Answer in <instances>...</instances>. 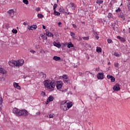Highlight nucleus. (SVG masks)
Here are the masks:
<instances>
[{
  "label": "nucleus",
  "instance_id": "1",
  "mask_svg": "<svg viewBox=\"0 0 130 130\" xmlns=\"http://www.w3.org/2000/svg\"><path fill=\"white\" fill-rule=\"evenodd\" d=\"M13 112L17 116H27L29 114V113L26 110H20L17 108L13 109Z\"/></svg>",
  "mask_w": 130,
  "mask_h": 130
},
{
  "label": "nucleus",
  "instance_id": "2",
  "mask_svg": "<svg viewBox=\"0 0 130 130\" xmlns=\"http://www.w3.org/2000/svg\"><path fill=\"white\" fill-rule=\"evenodd\" d=\"M67 103V101L63 102V103H62L61 104L60 108L62 109V110H64V111H67V110H69L68 109V107H67V105L66 104Z\"/></svg>",
  "mask_w": 130,
  "mask_h": 130
},
{
  "label": "nucleus",
  "instance_id": "3",
  "mask_svg": "<svg viewBox=\"0 0 130 130\" xmlns=\"http://www.w3.org/2000/svg\"><path fill=\"white\" fill-rule=\"evenodd\" d=\"M111 26L114 31H115V28H116L117 30H118V22L117 20H115L114 23H112Z\"/></svg>",
  "mask_w": 130,
  "mask_h": 130
},
{
  "label": "nucleus",
  "instance_id": "4",
  "mask_svg": "<svg viewBox=\"0 0 130 130\" xmlns=\"http://www.w3.org/2000/svg\"><path fill=\"white\" fill-rule=\"evenodd\" d=\"M9 64L10 67H18V64L17 62V61L15 60H11L9 62Z\"/></svg>",
  "mask_w": 130,
  "mask_h": 130
},
{
  "label": "nucleus",
  "instance_id": "5",
  "mask_svg": "<svg viewBox=\"0 0 130 130\" xmlns=\"http://www.w3.org/2000/svg\"><path fill=\"white\" fill-rule=\"evenodd\" d=\"M56 83H57L56 88L57 90H60V89L62 88V81H56Z\"/></svg>",
  "mask_w": 130,
  "mask_h": 130
},
{
  "label": "nucleus",
  "instance_id": "6",
  "mask_svg": "<svg viewBox=\"0 0 130 130\" xmlns=\"http://www.w3.org/2000/svg\"><path fill=\"white\" fill-rule=\"evenodd\" d=\"M44 84L45 85L46 88H47L48 89H51V87H50V82H49L48 80L44 81Z\"/></svg>",
  "mask_w": 130,
  "mask_h": 130
},
{
  "label": "nucleus",
  "instance_id": "7",
  "mask_svg": "<svg viewBox=\"0 0 130 130\" xmlns=\"http://www.w3.org/2000/svg\"><path fill=\"white\" fill-rule=\"evenodd\" d=\"M96 77L99 80H103V79H104V73H98L96 75Z\"/></svg>",
  "mask_w": 130,
  "mask_h": 130
},
{
  "label": "nucleus",
  "instance_id": "8",
  "mask_svg": "<svg viewBox=\"0 0 130 130\" xmlns=\"http://www.w3.org/2000/svg\"><path fill=\"white\" fill-rule=\"evenodd\" d=\"M8 14H9V16H10V17H11V18H14V14H15V11H14V10L13 9H11L10 10H9L7 12Z\"/></svg>",
  "mask_w": 130,
  "mask_h": 130
},
{
  "label": "nucleus",
  "instance_id": "9",
  "mask_svg": "<svg viewBox=\"0 0 130 130\" xmlns=\"http://www.w3.org/2000/svg\"><path fill=\"white\" fill-rule=\"evenodd\" d=\"M113 89L114 91H119V90H120V87L119 86V84L116 83L115 85L113 86Z\"/></svg>",
  "mask_w": 130,
  "mask_h": 130
},
{
  "label": "nucleus",
  "instance_id": "10",
  "mask_svg": "<svg viewBox=\"0 0 130 130\" xmlns=\"http://www.w3.org/2000/svg\"><path fill=\"white\" fill-rule=\"evenodd\" d=\"M16 62L18 63V67H20L23 66L24 64V60L23 59H19L17 61H16Z\"/></svg>",
  "mask_w": 130,
  "mask_h": 130
},
{
  "label": "nucleus",
  "instance_id": "11",
  "mask_svg": "<svg viewBox=\"0 0 130 130\" xmlns=\"http://www.w3.org/2000/svg\"><path fill=\"white\" fill-rule=\"evenodd\" d=\"M56 82L54 80H52L50 83V87L51 88H54L55 87V84H56Z\"/></svg>",
  "mask_w": 130,
  "mask_h": 130
},
{
  "label": "nucleus",
  "instance_id": "12",
  "mask_svg": "<svg viewBox=\"0 0 130 130\" xmlns=\"http://www.w3.org/2000/svg\"><path fill=\"white\" fill-rule=\"evenodd\" d=\"M28 30H36V29H37V26L36 25H32L30 26H29V27H28Z\"/></svg>",
  "mask_w": 130,
  "mask_h": 130
},
{
  "label": "nucleus",
  "instance_id": "13",
  "mask_svg": "<svg viewBox=\"0 0 130 130\" xmlns=\"http://www.w3.org/2000/svg\"><path fill=\"white\" fill-rule=\"evenodd\" d=\"M66 106L67 107L68 109H70V108H71V107H72V106H73V103H72V102L68 103L66 104Z\"/></svg>",
  "mask_w": 130,
  "mask_h": 130
},
{
  "label": "nucleus",
  "instance_id": "14",
  "mask_svg": "<svg viewBox=\"0 0 130 130\" xmlns=\"http://www.w3.org/2000/svg\"><path fill=\"white\" fill-rule=\"evenodd\" d=\"M53 59H54V60H56V61H57L58 60H60L61 58H60V57H58V56H54L53 57Z\"/></svg>",
  "mask_w": 130,
  "mask_h": 130
},
{
  "label": "nucleus",
  "instance_id": "15",
  "mask_svg": "<svg viewBox=\"0 0 130 130\" xmlns=\"http://www.w3.org/2000/svg\"><path fill=\"white\" fill-rule=\"evenodd\" d=\"M0 73L5 75V74H7V72L4 69L0 68Z\"/></svg>",
  "mask_w": 130,
  "mask_h": 130
},
{
  "label": "nucleus",
  "instance_id": "16",
  "mask_svg": "<svg viewBox=\"0 0 130 130\" xmlns=\"http://www.w3.org/2000/svg\"><path fill=\"white\" fill-rule=\"evenodd\" d=\"M69 6L70 8L72 9V10H75V4H74V3H71L69 4Z\"/></svg>",
  "mask_w": 130,
  "mask_h": 130
},
{
  "label": "nucleus",
  "instance_id": "17",
  "mask_svg": "<svg viewBox=\"0 0 130 130\" xmlns=\"http://www.w3.org/2000/svg\"><path fill=\"white\" fill-rule=\"evenodd\" d=\"M48 101L51 102V101H53L54 98L52 96V95H50L48 99Z\"/></svg>",
  "mask_w": 130,
  "mask_h": 130
},
{
  "label": "nucleus",
  "instance_id": "18",
  "mask_svg": "<svg viewBox=\"0 0 130 130\" xmlns=\"http://www.w3.org/2000/svg\"><path fill=\"white\" fill-rule=\"evenodd\" d=\"M40 75L43 76V79H46V74L43 72H41Z\"/></svg>",
  "mask_w": 130,
  "mask_h": 130
},
{
  "label": "nucleus",
  "instance_id": "19",
  "mask_svg": "<svg viewBox=\"0 0 130 130\" xmlns=\"http://www.w3.org/2000/svg\"><path fill=\"white\" fill-rule=\"evenodd\" d=\"M119 17L120 18H121L122 19H123V21H124L125 20V17H124V16H123V13H121L120 14V15L119 16Z\"/></svg>",
  "mask_w": 130,
  "mask_h": 130
},
{
  "label": "nucleus",
  "instance_id": "20",
  "mask_svg": "<svg viewBox=\"0 0 130 130\" xmlns=\"http://www.w3.org/2000/svg\"><path fill=\"white\" fill-rule=\"evenodd\" d=\"M68 48H71V47H74V44L72 43V42H69L68 44Z\"/></svg>",
  "mask_w": 130,
  "mask_h": 130
},
{
  "label": "nucleus",
  "instance_id": "21",
  "mask_svg": "<svg viewBox=\"0 0 130 130\" xmlns=\"http://www.w3.org/2000/svg\"><path fill=\"white\" fill-rule=\"evenodd\" d=\"M54 15H55V16H59L60 15V13L57 12L56 10H54Z\"/></svg>",
  "mask_w": 130,
  "mask_h": 130
},
{
  "label": "nucleus",
  "instance_id": "22",
  "mask_svg": "<svg viewBox=\"0 0 130 130\" xmlns=\"http://www.w3.org/2000/svg\"><path fill=\"white\" fill-rule=\"evenodd\" d=\"M102 51V49L101 47H96V52H101Z\"/></svg>",
  "mask_w": 130,
  "mask_h": 130
},
{
  "label": "nucleus",
  "instance_id": "23",
  "mask_svg": "<svg viewBox=\"0 0 130 130\" xmlns=\"http://www.w3.org/2000/svg\"><path fill=\"white\" fill-rule=\"evenodd\" d=\"M93 37H95L96 39H99V36H98L97 32H94L93 34Z\"/></svg>",
  "mask_w": 130,
  "mask_h": 130
},
{
  "label": "nucleus",
  "instance_id": "24",
  "mask_svg": "<svg viewBox=\"0 0 130 130\" xmlns=\"http://www.w3.org/2000/svg\"><path fill=\"white\" fill-rule=\"evenodd\" d=\"M47 36H48L49 37H53V34H51V32H47Z\"/></svg>",
  "mask_w": 130,
  "mask_h": 130
},
{
  "label": "nucleus",
  "instance_id": "25",
  "mask_svg": "<svg viewBox=\"0 0 130 130\" xmlns=\"http://www.w3.org/2000/svg\"><path fill=\"white\" fill-rule=\"evenodd\" d=\"M96 4H98L100 6V5H101V4H103V1L98 0L96 1Z\"/></svg>",
  "mask_w": 130,
  "mask_h": 130
},
{
  "label": "nucleus",
  "instance_id": "26",
  "mask_svg": "<svg viewBox=\"0 0 130 130\" xmlns=\"http://www.w3.org/2000/svg\"><path fill=\"white\" fill-rule=\"evenodd\" d=\"M113 15L112 14V13H109L108 15V17L109 19H111V18H113Z\"/></svg>",
  "mask_w": 130,
  "mask_h": 130
},
{
  "label": "nucleus",
  "instance_id": "27",
  "mask_svg": "<svg viewBox=\"0 0 130 130\" xmlns=\"http://www.w3.org/2000/svg\"><path fill=\"white\" fill-rule=\"evenodd\" d=\"M64 83H67V84H69L70 83V80L69 78H67L66 79H63Z\"/></svg>",
  "mask_w": 130,
  "mask_h": 130
},
{
  "label": "nucleus",
  "instance_id": "28",
  "mask_svg": "<svg viewBox=\"0 0 130 130\" xmlns=\"http://www.w3.org/2000/svg\"><path fill=\"white\" fill-rule=\"evenodd\" d=\"M53 44L54 46H56V47H58V48L60 47V44H58L56 43V42H54Z\"/></svg>",
  "mask_w": 130,
  "mask_h": 130
},
{
  "label": "nucleus",
  "instance_id": "29",
  "mask_svg": "<svg viewBox=\"0 0 130 130\" xmlns=\"http://www.w3.org/2000/svg\"><path fill=\"white\" fill-rule=\"evenodd\" d=\"M70 35L72 37H73V38H75V37L76 36V35L75 34V33L74 32H71Z\"/></svg>",
  "mask_w": 130,
  "mask_h": 130
},
{
  "label": "nucleus",
  "instance_id": "30",
  "mask_svg": "<svg viewBox=\"0 0 130 130\" xmlns=\"http://www.w3.org/2000/svg\"><path fill=\"white\" fill-rule=\"evenodd\" d=\"M38 18H39L40 19H42V18H43L44 16L43 15L41 14H38Z\"/></svg>",
  "mask_w": 130,
  "mask_h": 130
},
{
  "label": "nucleus",
  "instance_id": "31",
  "mask_svg": "<svg viewBox=\"0 0 130 130\" xmlns=\"http://www.w3.org/2000/svg\"><path fill=\"white\" fill-rule=\"evenodd\" d=\"M12 33H13V34H17V33H18V30L16 29H13L12 30Z\"/></svg>",
  "mask_w": 130,
  "mask_h": 130
},
{
  "label": "nucleus",
  "instance_id": "32",
  "mask_svg": "<svg viewBox=\"0 0 130 130\" xmlns=\"http://www.w3.org/2000/svg\"><path fill=\"white\" fill-rule=\"evenodd\" d=\"M59 12H60V13H66L65 11H64V9H62V8H60L59 9Z\"/></svg>",
  "mask_w": 130,
  "mask_h": 130
},
{
  "label": "nucleus",
  "instance_id": "33",
  "mask_svg": "<svg viewBox=\"0 0 130 130\" xmlns=\"http://www.w3.org/2000/svg\"><path fill=\"white\" fill-rule=\"evenodd\" d=\"M13 85H14V87L15 88H16L17 86H19V83H16V82H14L13 83Z\"/></svg>",
  "mask_w": 130,
  "mask_h": 130
},
{
  "label": "nucleus",
  "instance_id": "34",
  "mask_svg": "<svg viewBox=\"0 0 130 130\" xmlns=\"http://www.w3.org/2000/svg\"><path fill=\"white\" fill-rule=\"evenodd\" d=\"M116 13H120L121 12V9L120 8H118V9L116 10Z\"/></svg>",
  "mask_w": 130,
  "mask_h": 130
},
{
  "label": "nucleus",
  "instance_id": "35",
  "mask_svg": "<svg viewBox=\"0 0 130 130\" xmlns=\"http://www.w3.org/2000/svg\"><path fill=\"white\" fill-rule=\"evenodd\" d=\"M23 3H24L25 5H28L29 2L28 1V0H23Z\"/></svg>",
  "mask_w": 130,
  "mask_h": 130
},
{
  "label": "nucleus",
  "instance_id": "36",
  "mask_svg": "<svg viewBox=\"0 0 130 130\" xmlns=\"http://www.w3.org/2000/svg\"><path fill=\"white\" fill-rule=\"evenodd\" d=\"M108 43H113V42L112 41V40L110 39H108L107 40Z\"/></svg>",
  "mask_w": 130,
  "mask_h": 130
},
{
  "label": "nucleus",
  "instance_id": "37",
  "mask_svg": "<svg viewBox=\"0 0 130 130\" xmlns=\"http://www.w3.org/2000/svg\"><path fill=\"white\" fill-rule=\"evenodd\" d=\"M111 82H115V78H114V77L112 76V78H111Z\"/></svg>",
  "mask_w": 130,
  "mask_h": 130
},
{
  "label": "nucleus",
  "instance_id": "38",
  "mask_svg": "<svg viewBox=\"0 0 130 130\" xmlns=\"http://www.w3.org/2000/svg\"><path fill=\"white\" fill-rule=\"evenodd\" d=\"M82 39H83V40H88V39H89V37H82Z\"/></svg>",
  "mask_w": 130,
  "mask_h": 130
},
{
  "label": "nucleus",
  "instance_id": "39",
  "mask_svg": "<svg viewBox=\"0 0 130 130\" xmlns=\"http://www.w3.org/2000/svg\"><path fill=\"white\" fill-rule=\"evenodd\" d=\"M57 7V4H54L53 6V10L54 11H56V9Z\"/></svg>",
  "mask_w": 130,
  "mask_h": 130
},
{
  "label": "nucleus",
  "instance_id": "40",
  "mask_svg": "<svg viewBox=\"0 0 130 130\" xmlns=\"http://www.w3.org/2000/svg\"><path fill=\"white\" fill-rule=\"evenodd\" d=\"M54 114H51L49 115V117L50 118H52V117H54Z\"/></svg>",
  "mask_w": 130,
  "mask_h": 130
},
{
  "label": "nucleus",
  "instance_id": "41",
  "mask_svg": "<svg viewBox=\"0 0 130 130\" xmlns=\"http://www.w3.org/2000/svg\"><path fill=\"white\" fill-rule=\"evenodd\" d=\"M63 80H66V79H69V78H68V75H63Z\"/></svg>",
  "mask_w": 130,
  "mask_h": 130
},
{
  "label": "nucleus",
  "instance_id": "42",
  "mask_svg": "<svg viewBox=\"0 0 130 130\" xmlns=\"http://www.w3.org/2000/svg\"><path fill=\"white\" fill-rule=\"evenodd\" d=\"M2 104H3V98L0 95V105H2Z\"/></svg>",
  "mask_w": 130,
  "mask_h": 130
},
{
  "label": "nucleus",
  "instance_id": "43",
  "mask_svg": "<svg viewBox=\"0 0 130 130\" xmlns=\"http://www.w3.org/2000/svg\"><path fill=\"white\" fill-rule=\"evenodd\" d=\"M112 75H107V79H111L112 78Z\"/></svg>",
  "mask_w": 130,
  "mask_h": 130
},
{
  "label": "nucleus",
  "instance_id": "44",
  "mask_svg": "<svg viewBox=\"0 0 130 130\" xmlns=\"http://www.w3.org/2000/svg\"><path fill=\"white\" fill-rule=\"evenodd\" d=\"M120 40L122 42H125V39H124V38H121V40Z\"/></svg>",
  "mask_w": 130,
  "mask_h": 130
},
{
  "label": "nucleus",
  "instance_id": "45",
  "mask_svg": "<svg viewBox=\"0 0 130 130\" xmlns=\"http://www.w3.org/2000/svg\"><path fill=\"white\" fill-rule=\"evenodd\" d=\"M0 81H1V82H4V81H5V78L0 77Z\"/></svg>",
  "mask_w": 130,
  "mask_h": 130
},
{
  "label": "nucleus",
  "instance_id": "46",
  "mask_svg": "<svg viewBox=\"0 0 130 130\" xmlns=\"http://www.w3.org/2000/svg\"><path fill=\"white\" fill-rule=\"evenodd\" d=\"M36 11L37 12H39V11H40V7H37L36 8Z\"/></svg>",
  "mask_w": 130,
  "mask_h": 130
},
{
  "label": "nucleus",
  "instance_id": "47",
  "mask_svg": "<svg viewBox=\"0 0 130 130\" xmlns=\"http://www.w3.org/2000/svg\"><path fill=\"white\" fill-rule=\"evenodd\" d=\"M114 67H115V68H117V67H118V63H115Z\"/></svg>",
  "mask_w": 130,
  "mask_h": 130
},
{
  "label": "nucleus",
  "instance_id": "48",
  "mask_svg": "<svg viewBox=\"0 0 130 130\" xmlns=\"http://www.w3.org/2000/svg\"><path fill=\"white\" fill-rule=\"evenodd\" d=\"M16 89H18V90H21V86H18L17 87H15Z\"/></svg>",
  "mask_w": 130,
  "mask_h": 130
},
{
  "label": "nucleus",
  "instance_id": "49",
  "mask_svg": "<svg viewBox=\"0 0 130 130\" xmlns=\"http://www.w3.org/2000/svg\"><path fill=\"white\" fill-rule=\"evenodd\" d=\"M79 74L81 76V77H83L84 76V74L79 72Z\"/></svg>",
  "mask_w": 130,
  "mask_h": 130
},
{
  "label": "nucleus",
  "instance_id": "50",
  "mask_svg": "<svg viewBox=\"0 0 130 130\" xmlns=\"http://www.w3.org/2000/svg\"><path fill=\"white\" fill-rule=\"evenodd\" d=\"M41 37H42V38L43 39H44V40H45V36H44V35H42L41 36Z\"/></svg>",
  "mask_w": 130,
  "mask_h": 130
},
{
  "label": "nucleus",
  "instance_id": "51",
  "mask_svg": "<svg viewBox=\"0 0 130 130\" xmlns=\"http://www.w3.org/2000/svg\"><path fill=\"white\" fill-rule=\"evenodd\" d=\"M30 52H31V53H33V54H34V53H35V52H36L35 51H34V50H30Z\"/></svg>",
  "mask_w": 130,
  "mask_h": 130
},
{
  "label": "nucleus",
  "instance_id": "52",
  "mask_svg": "<svg viewBox=\"0 0 130 130\" xmlns=\"http://www.w3.org/2000/svg\"><path fill=\"white\" fill-rule=\"evenodd\" d=\"M117 39H119V40H120L122 38H121V37H120V36H117Z\"/></svg>",
  "mask_w": 130,
  "mask_h": 130
},
{
  "label": "nucleus",
  "instance_id": "53",
  "mask_svg": "<svg viewBox=\"0 0 130 130\" xmlns=\"http://www.w3.org/2000/svg\"><path fill=\"white\" fill-rule=\"evenodd\" d=\"M73 28H77V25L76 24H72Z\"/></svg>",
  "mask_w": 130,
  "mask_h": 130
},
{
  "label": "nucleus",
  "instance_id": "54",
  "mask_svg": "<svg viewBox=\"0 0 130 130\" xmlns=\"http://www.w3.org/2000/svg\"><path fill=\"white\" fill-rule=\"evenodd\" d=\"M42 94H43V95L44 96H46V94L45 93V92H44V91H42Z\"/></svg>",
  "mask_w": 130,
  "mask_h": 130
},
{
  "label": "nucleus",
  "instance_id": "55",
  "mask_svg": "<svg viewBox=\"0 0 130 130\" xmlns=\"http://www.w3.org/2000/svg\"><path fill=\"white\" fill-rule=\"evenodd\" d=\"M115 56H119V54H118L117 53H115Z\"/></svg>",
  "mask_w": 130,
  "mask_h": 130
},
{
  "label": "nucleus",
  "instance_id": "56",
  "mask_svg": "<svg viewBox=\"0 0 130 130\" xmlns=\"http://www.w3.org/2000/svg\"><path fill=\"white\" fill-rule=\"evenodd\" d=\"M49 102H50L49 101H48V100H47V101L46 102V104H48V103H49Z\"/></svg>",
  "mask_w": 130,
  "mask_h": 130
},
{
  "label": "nucleus",
  "instance_id": "57",
  "mask_svg": "<svg viewBox=\"0 0 130 130\" xmlns=\"http://www.w3.org/2000/svg\"><path fill=\"white\" fill-rule=\"evenodd\" d=\"M43 28L45 30V29H46V26H44V25H43Z\"/></svg>",
  "mask_w": 130,
  "mask_h": 130
},
{
  "label": "nucleus",
  "instance_id": "58",
  "mask_svg": "<svg viewBox=\"0 0 130 130\" xmlns=\"http://www.w3.org/2000/svg\"><path fill=\"white\" fill-rule=\"evenodd\" d=\"M58 26H60V25H61V22H59L58 23Z\"/></svg>",
  "mask_w": 130,
  "mask_h": 130
},
{
  "label": "nucleus",
  "instance_id": "59",
  "mask_svg": "<svg viewBox=\"0 0 130 130\" xmlns=\"http://www.w3.org/2000/svg\"><path fill=\"white\" fill-rule=\"evenodd\" d=\"M85 73H86V74H87V75H89V74H91V72H89L88 71L85 72Z\"/></svg>",
  "mask_w": 130,
  "mask_h": 130
},
{
  "label": "nucleus",
  "instance_id": "60",
  "mask_svg": "<svg viewBox=\"0 0 130 130\" xmlns=\"http://www.w3.org/2000/svg\"><path fill=\"white\" fill-rule=\"evenodd\" d=\"M23 25H24V26H26V25H27V23L24 22V23H23Z\"/></svg>",
  "mask_w": 130,
  "mask_h": 130
},
{
  "label": "nucleus",
  "instance_id": "61",
  "mask_svg": "<svg viewBox=\"0 0 130 130\" xmlns=\"http://www.w3.org/2000/svg\"><path fill=\"white\" fill-rule=\"evenodd\" d=\"M5 27H6L7 28H9V24H6L5 25Z\"/></svg>",
  "mask_w": 130,
  "mask_h": 130
},
{
  "label": "nucleus",
  "instance_id": "62",
  "mask_svg": "<svg viewBox=\"0 0 130 130\" xmlns=\"http://www.w3.org/2000/svg\"><path fill=\"white\" fill-rule=\"evenodd\" d=\"M109 69H110V67H109L108 68H107V69H106L107 71H109V70H110Z\"/></svg>",
  "mask_w": 130,
  "mask_h": 130
},
{
  "label": "nucleus",
  "instance_id": "63",
  "mask_svg": "<svg viewBox=\"0 0 130 130\" xmlns=\"http://www.w3.org/2000/svg\"><path fill=\"white\" fill-rule=\"evenodd\" d=\"M95 71H99V68H96V69H95Z\"/></svg>",
  "mask_w": 130,
  "mask_h": 130
},
{
  "label": "nucleus",
  "instance_id": "64",
  "mask_svg": "<svg viewBox=\"0 0 130 130\" xmlns=\"http://www.w3.org/2000/svg\"><path fill=\"white\" fill-rule=\"evenodd\" d=\"M46 33H48V29H46Z\"/></svg>",
  "mask_w": 130,
  "mask_h": 130
}]
</instances>
